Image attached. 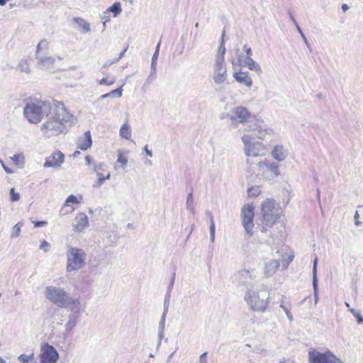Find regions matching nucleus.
Wrapping results in <instances>:
<instances>
[{"instance_id":"obj_1","label":"nucleus","mask_w":363,"mask_h":363,"mask_svg":"<svg viewBox=\"0 0 363 363\" xmlns=\"http://www.w3.org/2000/svg\"><path fill=\"white\" fill-rule=\"evenodd\" d=\"M23 115L30 123H38L44 116L47 121L42 125L41 129L46 133L55 135L64 130V123L70 122L73 116L65 108L62 102L57 101H28L23 108Z\"/></svg>"},{"instance_id":"obj_2","label":"nucleus","mask_w":363,"mask_h":363,"mask_svg":"<svg viewBox=\"0 0 363 363\" xmlns=\"http://www.w3.org/2000/svg\"><path fill=\"white\" fill-rule=\"evenodd\" d=\"M45 297L58 307L68 308L72 313H79L81 303L78 298L70 297L64 289L57 286H47Z\"/></svg>"},{"instance_id":"obj_3","label":"nucleus","mask_w":363,"mask_h":363,"mask_svg":"<svg viewBox=\"0 0 363 363\" xmlns=\"http://www.w3.org/2000/svg\"><path fill=\"white\" fill-rule=\"evenodd\" d=\"M262 233H267L280 218L281 211L279 204L274 199H267L262 204Z\"/></svg>"},{"instance_id":"obj_4","label":"nucleus","mask_w":363,"mask_h":363,"mask_svg":"<svg viewBox=\"0 0 363 363\" xmlns=\"http://www.w3.org/2000/svg\"><path fill=\"white\" fill-rule=\"evenodd\" d=\"M244 299L252 311L264 312L269 303V292L265 289L257 291L248 289Z\"/></svg>"},{"instance_id":"obj_5","label":"nucleus","mask_w":363,"mask_h":363,"mask_svg":"<svg viewBox=\"0 0 363 363\" xmlns=\"http://www.w3.org/2000/svg\"><path fill=\"white\" fill-rule=\"evenodd\" d=\"M66 256V270L67 272L77 271L85 266L86 254L84 250L67 245Z\"/></svg>"},{"instance_id":"obj_6","label":"nucleus","mask_w":363,"mask_h":363,"mask_svg":"<svg viewBox=\"0 0 363 363\" xmlns=\"http://www.w3.org/2000/svg\"><path fill=\"white\" fill-rule=\"evenodd\" d=\"M225 117L231 121V125L238 126V123L245 125L247 127L255 118L249 110L242 106H236L226 113Z\"/></svg>"},{"instance_id":"obj_7","label":"nucleus","mask_w":363,"mask_h":363,"mask_svg":"<svg viewBox=\"0 0 363 363\" xmlns=\"http://www.w3.org/2000/svg\"><path fill=\"white\" fill-rule=\"evenodd\" d=\"M254 206L252 205L247 204L243 206L241 211L242 223L245 228V232L250 236L254 233Z\"/></svg>"},{"instance_id":"obj_8","label":"nucleus","mask_w":363,"mask_h":363,"mask_svg":"<svg viewBox=\"0 0 363 363\" xmlns=\"http://www.w3.org/2000/svg\"><path fill=\"white\" fill-rule=\"evenodd\" d=\"M311 363H342L331 352H320L316 350L308 352Z\"/></svg>"},{"instance_id":"obj_9","label":"nucleus","mask_w":363,"mask_h":363,"mask_svg":"<svg viewBox=\"0 0 363 363\" xmlns=\"http://www.w3.org/2000/svg\"><path fill=\"white\" fill-rule=\"evenodd\" d=\"M58 359L59 354L52 345L48 343H43L41 345L40 363H57Z\"/></svg>"},{"instance_id":"obj_10","label":"nucleus","mask_w":363,"mask_h":363,"mask_svg":"<svg viewBox=\"0 0 363 363\" xmlns=\"http://www.w3.org/2000/svg\"><path fill=\"white\" fill-rule=\"evenodd\" d=\"M244 131H252L253 136L259 140H264L266 135H272V129L267 128L265 125H262L259 124L256 118L254 119V121L250 125H248L247 127L245 128Z\"/></svg>"},{"instance_id":"obj_11","label":"nucleus","mask_w":363,"mask_h":363,"mask_svg":"<svg viewBox=\"0 0 363 363\" xmlns=\"http://www.w3.org/2000/svg\"><path fill=\"white\" fill-rule=\"evenodd\" d=\"M227 69L224 61L216 60L213 65V79L216 84H220L227 79Z\"/></svg>"},{"instance_id":"obj_12","label":"nucleus","mask_w":363,"mask_h":363,"mask_svg":"<svg viewBox=\"0 0 363 363\" xmlns=\"http://www.w3.org/2000/svg\"><path fill=\"white\" fill-rule=\"evenodd\" d=\"M65 156L60 151L53 152L49 156L43 164L45 168L59 167L64 162Z\"/></svg>"},{"instance_id":"obj_13","label":"nucleus","mask_w":363,"mask_h":363,"mask_svg":"<svg viewBox=\"0 0 363 363\" xmlns=\"http://www.w3.org/2000/svg\"><path fill=\"white\" fill-rule=\"evenodd\" d=\"M107 169V165L103 162H94L92 171L96 173L98 179L93 184L94 187H100L104 183V174Z\"/></svg>"},{"instance_id":"obj_14","label":"nucleus","mask_w":363,"mask_h":363,"mask_svg":"<svg viewBox=\"0 0 363 363\" xmlns=\"http://www.w3.org/2000/svg\"><path fill=\"white\" fill-rule=\"evenodd\" d=\"M88 226L89 220L87 216L84 213H79L74 218L73 230L75 232L81 233Z\"/></svg>"},{"instance_id":"obj_15","label":"nucleus","mask_w":363,"mask_h":363,"mask_svg":"<svg viewBox=\"0 0 363 363\" xmlns=\"http://www.w3.org/2000/svg\"><path fill=\"white\" fill-rule=\"evenodd\" d=\"M238 62L240 66H246L250 70L255 72L259 75L262 73L261 67L252 57H246L245 59H242L241 56H239Z\"/></svg>"},{"instance_id":"obj_16","label":"nucleus","mask_w":363,"mask_h":363,"mask_svg":"<svg viewBox=\"0 0 363 363\" xmlns=\"http://www.w3.org/2000/svg\"><path fill=\"white\" fill-rule=\"evenodd\" d=\"M169 304V300L167 297H166L164 299V301L163 313L162 315V317H161L160 323H159V334H158L159 342H158V345H157L158 347L160 346L161 340L164 337L165 318H166L167 313L168 312Z\"/></svg>"},{"instance_id":"obj_17","label":"nucleus","mask_w":363,"mask_h":363,"mask_svg":"<svg viewBox=\"0 0 363 363\" xmlns=\"http://www.w3.org/2000/svg\"><path fill=\"white\" fill-rule=\"evenodd\" d=\"M279 266L280 263L278 259H270L265 261L264 272V276L267 278L272 277L279 269Z\"/></svg>"},{"instance_id":"obj_18","label":"nucleus","mask_w":363,"mask_h":363,"mask_svg":"<svg viewBox=\"0 0 363 363\" xmlns=\"http://www.w3.org/2000/svg\"><path fill=\"white\" fill-rule=\"evenodd\" d=\"M233 77L238 82L243 84L249 88L252 85V80L248 72H235Z\"/></svg>"},{"instance_id":"obj_19","label":"nucleus","mask_w":363,"mask_h":363,"mask_svg":"<svg viewBox=\"0 0 363 363\" xmlns=\"http://www.w3.org/2000/svg\"><path fill=\"white\" fill-rule=\"evenodd\" d=\"M92 144L91 136L90 131H86L84 134V138L78 143L77 147L80 150L85 151L91 147Z\"/></svg>"},{"instance_id":"obj_20","label":"nucleus","mask_w":363,"mask_h":363,"mask_svg":"<svg viewBox=\"0 0 363 363\" xmlns=\"http://www.w3.org/2000/svg\"><path fill=\"white\" fill-rule=\"evenodd\" d=\"M249 133H245L242 136V141L245 145V153L247 156H249V155H250V147H252V142H251V140L252 139H255V136H253V133L252 131H250Z\"/></svg>"},{"instance_id":"obj_21","label":"nucleus","mask_w":363,"mask_h":363,"mask_svg":"<svg viewBox=\"0 0 363 363\" xmlns=\"http://www.w3.org/2000/svg\"><path fill=\"white\" fill-rule=\"evenodd\" d=\"M38 65L41 69L50 68L55 63V58L52 57H38Z\"/></svg>"},{"instance_id":"obj_22","label":"nucleus","mask_w":363,"mask_h":363,"mask_svg":"<svg viewBox=\"0 0 363 363\" xmlns=\"http://www.w3.org/2000/svg\"><path fill=\"white\" fill-rule=\"evenodd\" d=\"M260 167H265L267 170L272 172V177L274 178L279 174V165L275 163H267V162H261L259 163Z\"/></svg>"},{"instance_id":"obj_23","label":"nucleus","mask_w":363,"mask_h":363,"mask_svg":"<svg viewBox=\"0 0 363 363\" xmlns=\"http://www.w3.org/2000/svg\"><path fill=\"white\" fill-rule=\"evenodd\" d=\"M272 155L276 160L279 162L283 161L286 157V153L281 145H276L272 151Z\"/></svg>"},{"instance_id":"obj_24","label":"nucleus","mask_w":363,"mask_h":363,"mask_svg":"<svg viewBox=\"0 0 363 363\" xmlns=\"http://www.w3.org/2000/svg\"><path fill=\"white\" fill-rule=\"evenodd\" d=\"M79 313H72L69 315V320L65 325V329L67 332H70L73 328L77 325V320L78 318Z\"/></svg>"},{"instance_id":"obj_25","label":"nucleus","mask_w":363,"mask_h":363,"mask_svg":"<svg viewBox=\"0 0 363 363\" xmlns=\"http://www.w3.org/2000/svg\"><path fill=\"white\" fill-rule=\"evenodd\" d=\"M224 35H225V30H223V33H222V38H221V40L220 43L218 53L216 56V60L224 61V55L226 52V49H225V44H224V40H223Z\"/></svg>"},{"instance_id":"obj_26","label":"nucleus","mask_w":363,"mask_h":363,"mask_svg":"<svg viewBox=\"0 0 363 363\" xmlns=\"http://www.w3.org/2000/svg\"><path fill=\"white\" fill-rule=\"evenodd\" d=\"M121 5L120 2H115L113 4L112 6H111L108 9H106V13H113V16L116 17L118 15H119L121 12Z\"/></svg>"},{"instance_id":"obj_27","label":"nucleus","mask_w":363,"mask_h":363,"mask_svg":"<svg viewBox=\"0 0 363 363\" xmlns=\"http://www.w3.org/2000/svg\"><path fill=\"white\" fill-rule=\"evenodd\" d=\"M120 135L125 139H130L131 137V130L129 125L127 123L123 124L120 129Z\"/></svg>"},{"instance_id":"obj_28","label":"nucleus","mask_w":363,"mask_h":363,"mask_svg":"<svg viewBox=\"0 0 363 363\" xmlns=\"http://www.w3.org/2000/svg\"><path fill=\"white\" fill-rule=\"evenodd\" d=\"M122 92H123V89L121 87H120L115 90L111 91L107 94H103L102 96H101L100 99H106L108 97H113V96L121 98L122 96Z\"/></svg>"},{"instance_id":"obj_29","label":"nucleus","mask_w":363,"mask_h":363,"mask_svg":"<svg viewBox=\"0 0 363 363\" xmlns=\"http://www.w3.org/2000/svg\"><path fill=\"white\" fill-rule=\"evenodd\" d=\"M76 23L82 28V31L84 33L90 31L89 24L83 18H74Z\"/></svg>"},{"instance_id":"obj_30","label":"nucleus","mask_w":363,"mask_h":363,"mask_svg":"<svg viewBox=\"0 0 363 363\" xmlns=\"http://www.w3.org/2000/svg\"><path fill=\"white\" fill-rule=\"evenodd\" d=\"M193 203H194V197H193V192L191 191L187 196L186 205L187 210L189 211L190 213L194 215V208Z\"/></svg>"},{"instance_id":"obj_31","label":"nucleus","mask_w":363,"mask_h":363,"mask_svg":"<svg viewBox=\"0 0 363 363\" xmlns=\"http://www.w3.org/2000/svg\"><path fill=\"white\" fill-rule=\"evenodd\" d=\"M317 264H318V258H315L313 263V280L312 284L313 288H315L316 290V283H317Z\"/></svg>"},{"instance_id":"obj_32","label":"nucleus","mask_w":363,"mask_h":363,"mask_svg":"<svg viewBox=\"0 0 363 363\" xmlns=\"http://www.w3.org/2000/svg\"><path fill=\"white\" fill-rule=\"evenodd\" d=\"M156 79V72L150 71V73L143 86V89L148 88L150 84Z\"/></svg>"},{"instance_id":"obj_33","label":"nucleus","mask_w":363,"mask_h":363,"mask_svg":"<svg viewBox=\"0 0 363 363\" xmlns=\"http://www.w3.org/2000/svg\"><path fill=\"white\" fill-rule=\"evenodd\" d=\"M350 311L356 318L357 323H363V316L362 315L360 311L354 308H350Z\"/></svg>"},{"instance_id":"obj_34","label":"nucleus","mask_w":363,"mask_h":363,"mask_svg":"<svg viewBox=\"0 0 363 363\" xmlns=\"http://www.w3.org/2000/svg\"><path fill=\"white\" fill-rule=\"evenodd\" d=\"M18 67L21 72H26L27 74L30 73V72L29 66L26 60L21 61Z\"/></svg>"},{"instance_id":"obj_35","label":"nucleus","mask_w":363,"mask_h":363,"mask_svg":"<svg viewBox=\"0 0 363 363\" xmlns=\"http://www.w3.org/2000/svg\"><path fill=\"white\" fill-rule=\"evenodd\" d=\"M11 160H13V163L16 165H19L23 163V157L18 154H15L11 157Z\"/></svg>"},{"instance_id":"obj_36","label":"nucleus","mask_w":363,"mask_h":363,"mask_svg":"<svg viewBox=\"0 0 363 363\" xmlns=\"http://www.w3.org/2000/svg\"><path fill=\"white\" fill-rule=\"evenodd\" d=\"M10 196L11 201L13 202L18 201L20 199V195L15 191L14 188L10 189Z\"/></svg>"},{"instance_id":"obj_37","label":"nucleus","mask_w":363,"mask_h":363,"mask_svg":"<svg viewBox=\"0 0 363 363\" xmlns=\"http://www.w3.org/2000/svg\"><path fill=\"white\" fill-rule=\"evenodd\" d=\"M21 225L20 223L16 224L13 228V233L11 237L17 238L20 235Z\"/></svg>"},{"instance_id":"obj_38","label":"nucleus","mask_w":363,"mask_h":363,"mask_svg":"<svg viewBox=\"0 0 363 363\" xmlns=\"http://www.w3.org/2000/svg\"><path fill=\"white\" fill-rule=\"evenodd\" d=\"M79 203V201L77 199V196L73 194L69 195L65 201V205H68L69 203Z\"/></svg>"},{"instance_id":"obj_39","label":"nucleus","mask_w":363,"mask_h":363,"mask_svg":"<svg viewBox=\"0 0 363 363\" xmlns=\"http://www.w3.org/2000/svg\"><path fill=\"white\" fill-rule=\"evenodd\" d=\"M210 240L211 242H214L215 241V234H216V225L215 223L212 222V225H210Z\"/></svg>"},{"instance_id":"obj_40","label":"nucleus","mask_w":363,"mask_h":363,"mask_svg":"<svg viewBox=\"0 0 363 363\" xmlns=\"http://www.w3.org/2000/svg\"><path fill=\"white\" fill-rule=\"evenodd\" d=\"M33 354H31L30 356H28L25 354H22L19 355V357H18V359L21 363H28L30 358L33 357Z\"/></svg>"},{"instance_id":"obj_41","label":"nucleus","mask_w":363,"mask_h":363,"mask_svg":"<svg viewBox=\"0 0 363 363\" xmlns=\"http://www.w3.org/2000/svg\"><path fill=\"white\" fill-rule=\"evenodd\" d=\"M117 162L121 163L123 167H125L128 164V160L121 152L118 155Z\"/></svg>"},{"instance_id":"obj_42","label":"nucleus","mask_w":363,"mask_h":363,"mask_svg":"<svg viewBox=\"0 0 363 363\" xmlns=\"http://www.w3.org/2000/svg\"><path fill=\"white\" fill-rule=\"evenodd\" d=\"M115 82V79L112 78L110 80H108L107 78H102L100 81H99V84L101 85H112L113 84H114Z\"/></svg>"},{"instance_id":"obj_43","label":"nucleus","mask_w":363,"mask_h":363,"mask_svg":"<svg viewBox=\"0 0 363 363\" xmlns=\"http://www.w3.org/2000/svg\"><path fill=\"white\" fill-rule=\"evenodd\" d=\"M50 247V245L44 240L40 244V249L43 250L45 252H47L49 251Z\"/></svg>"},{"instance_id":"obj_44","label":"nucleus","mask_w":363,"mask_h":363,"mask_svg":"<svg viewBox=\"0 0 363 363\" xmlns=\"http://www.w3.org/2000/svg\"><path fill=\"white\" fill-rule=\"evenodd\" d=\"M298 32L300 33V35L301 36L304 43L306 44V45L309 48L310 45H309V43L308 42V40L306 38V37L305 36V35L303 34L302 30L301 29L300 26H297V28H296Z\"/></svg>"},{"instance_id":"obj_45","label":"nucleus","mask_w":363,"mask_h":363,"mask_svg":"<svg viewBox=\"0 0 363 363\" xmlns=\"http://www.w3.org/2000/svg\"><path fill=\"white\" fill-rule=\"evenodd\" d=\"M160 47V41L157 43L155 51L152 55V61L157 62L159 56V50Z\"/></svg>"},{"instance_id":"obj_46","label":"nucleus","mask_w":363,"mask_h":363,"mask_svg":"<svg viewBox=\"0 0 363 363\" xmlns=\"http://www.w3.org/2000/svg\"><path fill=\"white\" fill-rule=\"evenodd\" d=\"M238 275L242 277H250L252 278L251 272L249 270H241L238 272Z\"/></svg>"},{"instance_id":"obj_47","label":"nucleus","mask_w":363,"mask_h":363,"mask_svg":"<svg viewBox=\"0 0 363 363\" xmlns=\"http://www.w3.org/2000/svg\"><path fill=\"white\" fill-rule=\"evenodd\" d=\"M33 223L35 228L45 226L48 224L46 221H33Z\"/></svg>"},{"instance_id":"obj_48","label":"nucleus","mask_w":363,"mask_h":363,"mask_svg":"<svg viewBox=\"0 0 363 363\" xmlns=\"http://www.w3.org/2000/svg\"><path fill=\"white\" fill-rule=\"evenodd\" d=\"M207 352H204L199 357V362L200 363H207V358H206Z\"/></svg>"},{"instance_id":"obj_49","label":"nucleus","mask_w":363,"mask_h":363,"mask_svg":"<svg viewBox=\"0 0 363 363\" xmlns=\"http://www.w3.org/2000/svg\"><path fill=\"white\" fill-rule=\"evenodd\" d=\"M259 191L257 189H250L248 190V194L250 196H257L259 194Z\"/></svg>"},{"instance_id":"obj_50","label":"nucleus","mask_w":363,"mask_h":363,"mask_svg":"<svg viewBox=\"0 0 363 363\" xmlns=\"http://www.w3.org/2000/svg\"><path fill=\"white\" fill-rule=\"evenodd\" d=\"M174 279H175V273H173L172 277V279L170 280V282L169 284V286L167 287V289H168L169 291L172 290V286L174 285Z\"/></svg>"},{"instance_id":"obj_51","label":"nucleus","mask_w":363,"mask_h":363,"mask_svg":"<svg viewBox=\"0 0 363 363\" xmlns=\"http://www.w3.org/2000/svg\"><path fill=\"white\" fill-rule=\"evenodd\" d=\"M0 162H1V164L2 167L4 168V169L5 170V172H6L7 174H11V173L13 172H12V170H11L10 168L7 167L5 165V164L4 163V162H3L1 160H0Z\"/></svg>"},{"instance_id":"obj_52","label":"nucleus","mask_w":363,"mask_h":363,"mask_svg":"<svg viewBox=\"0 0 363 363\" xmlns=\"http://www.w3.org/2000/svg\"><path fill=\"white\" fill-rule=\"evenodd\" d=\"M85 162L88 166H89L91 169L93 168V163L94 162H91V159L89 156L85 157Z\"/></svg>"},{"instance_id":"obj_53","label":"nucleus","mask_w":363,"mask_h":363,"mask_svg":"<svg viewBox=\"0 0 363 363\" xmlns=\"http://www.w3.org/2000/svg\"><path fill=\"white\" fill-rule=\"evenodd\" d=\"M116 62H117L115 61V59L113 60H108L104 64L103 68H106Z\"/></svg>"},{"instance_id":"obj_54","label":"nucleus","mask_w":363,"mask_h":363,"mask_svg":"<svg viewBox=\"0 0 363 363\" xmlns=\"http://www.w3.org/2000/svg\"><path fill=\"white\" fill-rule=\"evenodd\" d=\"M205 213L208 217V219L210 220V225H212V222H214V220L211 212H210L209 211H206Z\"/></svg>"},{"instance_id":"obj_55","label":"nucleus","mask_w":363,"mask_h":363,"mask_svg":"<svg viewBox=\"0 0 363 363\" xmlns=\"http://www.w3.org/2000/svg\"><path fill=\"white\" fill-rule=\"evenodd\" d=\"M354 218V220H355V225H359L362 224V222L359 220V213H358L357 211L355 212Z\"/></svg>"},{"instance_id":"obj_56","label":"nucleus","mask_w":363,"mask_h":363,"mask_svg":"<svg viewBox=\"0 0 363 363\" xmlns=\"http://www.w3.org/2000/svg\"><path fill=\"white\" fill-rule=\"evenodd\" d=\"M245 52H246V57H251V55H252V51L250 48H247V46H245Z\"/></svg>"},{"instance_id":"obj_57","label":"nucleus","mask_w":363,"mask_h":363,"mask_svg":"<svg viewBox=\"0 0 363 363\" xmlns=\"http://www.w3.org/2000/svg\"><path fill=\"white\" fill-rule=\"evenodd\" d=\"M43 44H46V40H41L37 45V50H36V53L38 54L40 51V50L42 48V46Z\"/></svg>"},{"instance_id":"obj_58","label":"nucleus","mask_w":363,"mask_h":363,"mask_svg":"<svg viewBox=\"0 0 363 363\" xmlns=\"http://www.w3.org/2000/svg\"><path fill=\"white\" fill-rule=\"evenodd\" d=\"M144 151L145 152V154L147 156H149L150 157H152V152L151 150H148L147 145L144 147Z\"/></svg>"},{"instance_id":"obj_59","label":"nucleus","mask_w":363,"mask_h":363,"mask_svg":"<svg viewBox=\"0 0 363 363\" xmlns=\"http://www.w3.org/2000/svg\"><path fill=\"white\" fill-rule=\"evenodd\" d=\"M151 71L153 72H157V62L152 61L151 62Z\"/></svg>"},{"instance_id":"obj_60","label":"nucleus","mask_w":363,"mask_h":363,"mask_svg":"<svg viewBox=\"0 0 363 363\" xmlns=\"http://www.w3.org/2000/svg\"><path fill=\"white\" fill-rule=\"evenodd\" d=\"M250 153L249 156L257 157L258 155V153L254 150L253 145L250 147Z\"/></svg>"},{"instance_id":"obj_61","label":"nucleus","mask_w":363,"mask_h":363,"mask_svg":"<svg viewBox=\"0 0 363 363\" xmlns=\"http://www.w3.org/2000/svg\"><path fill=\"white\" fill-rule=\"evenodd\" d=\"M314 298L315 302L317 303L318 301V282L316 283V290L313 288Z\"/></svg>"},{"instance_id":"obj_62","label":"nucleus","mask_w":363,"mask_h":363,"mask_svg":"<svg viewBox=\"0 0 363 363\" xmlns=\"http://www.w3.org/2000/svg\"><path fill=\"white\" fill-rule=\"evenodd\" d=\"M127 48H125L119 55L118 57L115 59V61L118 62L124 55L125 52H126Z\"/></svg>"},{"instance_id":"obj_63","label":"nucleus","mask_w":363,"mask_h":363,"mask_svg":"<svg viewBox=\"0 0 363 363\" xmlns=\"http://www.w3.org/2000/svg\"><path fill=\"white\" fill-rule=\"evenodd\" d=\"M289 16H290L291 20L292 21V22L295 25L296 28H297V26H298V24L296 20L294 18V17L293 16V15L291 13H289Z\"/></svg>"},{"instance_id":"obj_64","label":"nucleus","mask_w":363,"mask_h":363,"mask_svg":"<svg viewBox=\"0 0 363 363\" xmlns=\"http://www.w3.org/2000/svg\"><path fill=\"white\" fill-rule=\"evenodd\" d=\"M286 316H287L288 319L289 320V321L291 322L293 318H292V316H291L290 312L288 310H286Z\"/></svg>"}]
</instances>
